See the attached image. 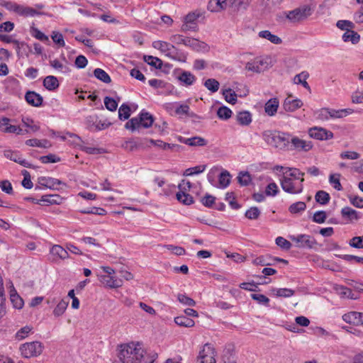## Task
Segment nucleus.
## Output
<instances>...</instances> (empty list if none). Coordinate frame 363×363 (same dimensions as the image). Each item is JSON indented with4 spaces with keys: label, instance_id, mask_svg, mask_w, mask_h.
I'll return each instance as SVG.
<instances>
[{
    "label": "nucleus",
    "instance_id": "nucleus-50",
    "mask_svg": "<svg viewBox=\"0 0 363 363\" xmlns=\"http://www.w3.org/2000/svg\"><path fill=\"white\" fill-rule=\"evenodd\" d=\"M106 108L110 111H115L118 107V102L113 98L106 96L104 99Z\"/></svg>",
    "mask_w": 363,
    "mask_h": 363
},
{
    "label": "nucleus",
    "instance_id": "nucleus-38",
    "mask_svg": "<svg viewBox=\"0 0 363 363\" xmlns=\"http://www.w3.org/2000/svg\"><path fill=\"white\" fill-rule=\"evenodd\" d=\"M220 188H226L230 182V174L227 170H223L218 177Z\"/></svg>",
    "mask_w": 363,
    "mask_h": 363
},
{
    "label": "nucleus",
    "instance_id": "nucleus-60",
    "mask_svg": "<svg viewBox=\"0 0 363 363\" xmlns=\"http://www.w3.org/2000/svg\"><path fill=\"white\" fill-rule=\"evenodd\" d=\"M40 160L44 164L55 163V162H60V158L58 157L57 156H56L55 155L49 154L45 156H41L40 157Z\"/></svg>",
    "mask_w": 363,
    "mask_h": 363
},
{
    "label": "nucleus",
    "instance_id": "nucleus-13",
    "mask_svg": "<svg viewBox=\"0 0 363 363\" xmlns=\"http://www.w3.org/2000/svg\"><path fill=\"white\" fill-rule=\"evenodd\" d=\"M291 143L294 150L298 152H308L313 147L311 141H307L298 137H293L291 140Z\"/></svg>",
    "mask_w": 363,
    "mask_h": 363
},
{
    "label": "nucleus",
    "instance_id": "nucleus-62",
    "mask_svg": "<svg viewBox=\"0 0 363 363\" xmlns=\"http://www.w3.org/2000/svg\"><path fill=\"white\" fill-rule=\"evenodd\" d=\"M316 115H317V116H316L317 119L322 121H328L329 119H330V111H329V108H321L316 113Z\"/></svg>",
    "mask_w": 363,
    "mask_h": 363
},
{
    "label": "nucleus",
    "instance_id": "nucleus-30",
    "mask_svg": "<svg viewBox=\"0 0 363 363\" xmlns=\"http://www.w3.org/2000/svg\"><path fill=\"white\" fill-rule=\"evenodd\" d=\"M174 322L177 325L179 326L191 328L193 327L195 324L194 321L188 318L186 315H180L177 316L174 318Z\"/></svg>",
    "mask_w": 363,
    "mask_h": 363
},
{
    "label": "nucleus",
    "instance_id": "nucleus-7",
    "mask_svg": "<svg viewBox=\"0 0 363 363\" xmlns=\"http://www.w3.org/2000/svg\"><path fill=\"white\" fill-rule=\"evenodd\" d=\"M290 239L296 243V247L302 248H312L316 244L315 239L306 234H301L298 235H291Z\"/></svg>",
    "mask_w": 363,
    "mask_h": 363
},
{
    "label": "nucleus",
    "instance_id": "nucleus-21",
    "mask_svg": "<svg viewBox=\"0 0 363 363\" xmlns=\"http://www.w3.org/2000/svg\"><path fill=\"white\" fill-rule=\"evenodd\" d=\"M341 215L343 218H347L350 221L357 220L360 218V213L354 209L345 206L341 210Z\"/></svg>",
    "mask_w": 363,
    "mask_h": 363
},
{
    "label": "nucleus",
    "instance_id": "nucleus-48",
    "mask_svg": "<svg viewBox=\"0 0 363 363\" xmlns=\"http://www.w3.org/2000/svg\"><path fill=\"white\" fill-rule=\"evenodd\" d=\"M306 208V205L303 201H298L292 203L289 208V211L291 213H298L301 211H305Z\"/></svg>",
    "mask_w": 363,
    "mask_h": 363
},
{
    "label": "nucleus",
    "instance_id": "nucleus-55",
    "mask_svg": "<svg viewBox=\"0 0 363 363\" xmlns=\"http://www.w3.org/2000/svg\"><path fill=\"white\" fill-rule=\"evenodd\" d=\"M177 299L180 303L186 306H194L196 305V301L185 294H178Z\"/></svg>",
    "mask_w": 363,
    "mask_h": 363
},
{
    "label": "nucleus",
    "instance_id": "nucleus-58",
    "mask_svg": "<svg viewBox=\"0 0 363 363\" xmlns=\"http://www.w3.org/2000/svg\"><path fill=\"white\" fill-rule=\"evenodd\" d=\"M337 27L341 30L349 31L354 28V23L350 21L340 20L337 22Z\"/></svg>",
    "mask_w": 363,
    "mask_h": 363
},
{
    "label": "nucleus",
    "instance_id": "nucleus-47",
    "mask_svg": "<svg viewBox=\"0 0 363 363\" xmlns=\"http://www.w3.org/2000/svg\"><path fill=\"white\" fill-rule=\"evenodd\" d=\"M217 115L220 119L228 120L231 117L232 111L227 106H223L218 109Z\"/></svg>",
    "mask_w": 363,
    "mask_h": 363
},
{
    "label": "nucleus",
    "instance_id": "nucleus-52",
    "mask_svg": "<svg viewBox=\"0 0 363 363\" xmlns=\"http://www.w3.org/2000/svg\"><path fill=\"white\" fill-rule=\"evenodd\" d=\"M219 82L215 79H208L204 82V86L211 91L216 92L219 89Z\"/></svg>",
    "mask_w": 363,
    "mask_h": 363
},
{
    "label": "nucleus",
    "instance_id": "nucleus-4",
    "mask_svg": "<svg viewBox=\"0 0 363 363\" xmlns=\"http://www.w3.org/2000/svg\"><path fill=\"white\" fill-rule=\"evenodd\" d=\"M284 133L265 130L262 133L264 140L269 145L280 149L285 148L289 143V138Z\"/></svg>",
    "mask_w": 363,
    "mask_h": 363
},
{
    "label": "nucleus",
    "instance_id": "nucleus-32",
    "mask_svg": "<svg viewBox=\"0 0 363 363\" xmlns=\"http://www.w3.org/2000/svg\"><path fill=\"white\" fill-rule=\"evenodd\" d=\"M222 94L224 96L225 100L231 104H235L237 102L238 96L236 93L231 89H223Z\"/></svg>",
    "mask_w": 363,
    "mask_h": 363
},
{
    "label": "nucleus",
    "instance_id": "nucleus-45",
    "mask_svg": "<svg viewBox=\"0 0 363 363\" xmlns=\"http://www.w3.org/2000/svg\"><path fill=\"white\" fill-rule=\"evenodd\" d=\"M206 168V165H199L194 167L188 168L185 170L184 176H192L194 174H198L204 172Z\"/></svg>",
    "mask_w": 363,
    "mask_h": 363
},
{
    "label": "nucleus",
    "instance_id": "nucleus-51",
    "mask_svg": "<svg viewBox=\"0 0 363 363\" xmlns=\"http://www.w3.org/2000/svg\"><path fill=\"white\" fill-rule=\"evenodd\" d=\"M308 74L305 72H301L298 74H296L294 77V81L296 84H301L306 89H310V86L306 82V79L308 78Z\"/></svg>",
    "mask_w": 363,
    "mask_h": 363
},
{
    "label": "nucleus",
    "instance_id": "nucleus-26",
    "mask_svg": "<svg viewBox=\"0 0 363 363\" xmlns=\"http://www.w3.org/2000/svg\"><path fill=\"white\" fill-rule=\"evenodd\" d=\"M237 121L242 125H248L252 122V115L247 111H240L236 116Z\"/></svg>",
    "mask_w": 363,
    "mask_h": 363
},
{
    "label": "nucleus",
    "instance_id": "nucleus-15",
    "mask_svg": "<svg viewBox=\"0 0 363 363\" xmlns=\"http://www.w3.org/2000/svg\"><path fill=\"white\" fill-rule=\"evenodd\" d=\"M303 102L301 99H292L291 96H288L284 101L282 108L286 112H294L303 106Z\"/></svg>",
    "mask_w": 363,
    "mask_h": 363
},
{
    "label": "nucleus",
    "instance_id": "nucleus-31",
    "mask_svg": "<svg viewBox=\"0 0 363 363\" xmlns=\"http://www.w3.org/2000/svg\"><path fill=\"white\" fill-rule=\"evenodd\" d=\"M342 40L345 42L351 41L352 44H357L360 40V36L357 32L350 30L342 35Z\"/></svg>",
    "mask_w": 363,
    "mask_h": 363
},
{
    "label": "nucleus",
    "instance_id": "nucleus-36",
    "mask_svg": "<svg viewBox=\"0 0 363 363\" xmlns=\"http://www.w3.org/2000/svg\"><path fill=\"white\" fill-rule=\"evenodd\" d=\"M87 122L89 123V128L94 130H104L111 125V123L102 122L101 121L95 125L91 116L87 118Z\"/></svg>",
    "mask_w": 363,
    "mask_h": 363
},
{
    "label": "nucleus",
    "instance_id": "nucleus-49",
    "mask_svg": "<svg viewBox=\"0 0 363 363\" xmlns=\"http://www.w3.org/2000/svg\"><path fill=\"white\" fill-rule=\"evenodd\" d=\"M149 142L154 145L155 146H157L161 149L167 150V149H172L173 147H178V145H174V144H169L167 143H164L162 140H155L153 139H150Z\"/></svg>",
    "mask_w": 363,
    "mask_h": 363
},
{
    "label": "nucleus",
    "instance_id": "nucleus-27",
    "mask_svg": "<svg viewBox=\"0 0 363 363\" xmlns=\"http://www.w3.org/2000/svg\"><path fill=\"white\" fill-rule=\"evenodd\" d=\"M63 199L58 194H47L43 195L40 201L47 203L48 204H60Z\"/></svg>",
    "mask_w": 363,
    "mask_h": 363
},
{
    "label": "nucleus",
    "instance_id": "nucleus-56",
    "mask_svg": "<svg viewBox=\"0 0 363 363\" xmlns=\"http://www.w3.org/2000/svg\"><path fill=\"white\" fill-rule=\"evenodd\" d=\"M260 215V211L257 207H251L245 212V216L250 220H256Z\"/></svg>",
    "mask_w": 363,
    "mask_h": 363
},
{
    "label": "nucleus",
    "instance_id": "nucleus-39",
    "mask_svg": "<svg viewBox=\"0 0 363 363\" xmlns=\"http://www.w3.org/2000/svg\"><path fill=\"white\" fill-rule=\"evenodd\" d=\"M1 127L4 132L13 133L18 129L16 125L9 124V119L7 118H4L0 121Z\"/></svg>",
    "mask_w": 363,
    "mask_h": 363
},
{
    "label": "nucleus",
    "instance_id": "nucleus-8",
    "mask_svg": "<svg viewBox=\"0 0 363 363\" xmlns=\"http://www.w3.org/2000/svg\"><path fill=\"white\" fill-rule=\"evenodd\" d=\"M269 67V62L267 58L257 57L245 65V69L256 73L264 72Z\"/></svg>",
    "mask_w": 363,
    "mask_h": 363
},
{
    "label": "nucleus",
    "instance_id": "nucleus-16",
    "mask_svg": "<svg viewBox=\"0 0 363 363\" xmlns=\"http://www.w3.org/2000/svg\"><path fill=\"white\" fill-rule=\"evenodd\" d=\"M25 99L28 104L35 107L40 106L43 101V97L33 91H27L25 95Z\"/></svg>",
    "mask_w": 363,
    "mask_h": 363
},
{
    "label": "nucleus",
    "instance_id": "nucleus-46",
    "mask_svg": "<svg viewBox=\"0 0 363 363\" xmlns=\"http://www.w3.org/2000/svg\"><path fill=\"white\" fill-rule=\"evenodd\" d=\"M274 294L279 297L288 298L292 296L295 291L291 289H273Z\"/></svg>",
    "mask_w": 363,
    "mask_h": 363
},
{
    "label": "nucleus",
    "instance_id": "nucleus-6",
    "mask_svg": "<svg viewBox=\"0 0 363 363\" xmlns=\"http://www.w3.org/2000/svg\"><path fill=\"white\" fill-rule=\"evenodd\" d=\"M43 345L40 342L34 341L23 344L20 347L21 355L24 358L38 357L43 352Z\"/></svg>",
    "mask_w": 363,
    "mask_h": 363
},
{
    "label": "nucleus",
    "instance_id": "nucleus-54",
    "mask_svg": "<svg viewBox=\"0 0 363 363\" xmlns=\"http://www.w3.org/2000/svg\"><path fill=\"white\" fill-rule=\"evenodd\" d=\"M349 245L350 247L357 249L363 248V235L362 236H357L352 238L349 241Z\"/></svg>",
    "mask_w": 363,
    "mask_h": 363
},
{
    "label": "nucleus",
    "instance_id": "nucleus-11",
    "mask_svg": "<svg viewBox=\"0 0 363 363\" xmlns=\"http://www.w3.org/2000/svg\"><path fill=\"white\" fill-rule=\"evenodd\" d=\"M281 186L284 191L292 194H300L303 189L302 184L296 185L291 178L287 177H284L281 179Z\"/></svg>",
    "mask_w": 363,
    "mask_h": 363
},
{
    "label": "nucleus",
    "instance_id": "nucleus-44",
    "mask_svg": "<svg viewBox=\"0 0 363 363\" xmlns=\"http://www.w3.org/2000/svg\"><path fill=\"white\" fill-rule=\"evenodd\" d=\"M177 200L185 205H190L194 203V198L188 193H177Z\"/></svg>",
    "mask_w": 363,
    "mask_h": 363
},
{
    "label": "nucleus",
    "instance_id": "nucleus-25",
    "mask_svg": "<svg viewBox=\"0 0 363 363\" xmlns=\"http://www.w3.org/2000/svg\"><path fill=\"white\" fill-rule=\"evenodd\" d=\"M59 82L57 77L50 75L43 80V86L49 91H54L59 87Z\"/></svg>",
    "mask_w": 363,
    "mask_h": 363
},
{
    "label": "nucleus",
    "instance_id": "nucleus-5",
    "mask_svg": "<svg viewBox=\"0 0 363 363\" xmlns=\"http://www.w3.org/2000/svg\"><path fill=\"white\" fill-rule=\"evenodd\" d=\"M312 14V9L308 5L296 8L286 13V18L291 23H298L306 20Z\"/></svg>",
    "mask_w": 363,
    "mask_h": 363
},
{
    "label": "nucleus",
    "instance_id": "nucleus-29",
    "mask_svg": "<svg viewBox=\"0 0 363 363\" xmlns=\"http://www.w3.org/2000/svg\"><path fill=\"white\" fill-rule=\"evenodd\" d=\"M178 79L186 86H191L196 81V77L190 72L184 71L178 77Z\"/></svg>",
    "mask_w": 363,
    "mask_h": 363
},
{
    "label": "nucleus",
    "instance_id": "nucleus-43",
    "mask_svg": "<svg viewBox=\"0 0 363 363\" xmlns=\"http://www.w3.org/2000/svg\"><path fill=\"white\" fill-rule=\"evenodd\" d=\"M340 174H333L329 177V182L333 185V188L337 191H342V186L340 181Z\"/></svg>",
    "mask_w": 363,
    "mask_h": 363
},
{
    "label": "nucleus",
    "instance_id": "nucleus-12",
    "mask_svg": "<svg viewBox=\"0 0 363 363\" xmlns=\"http://www.w3.org/2000/svg\"><path fill=\"white\" fill-rule=\"evenodd\" d=\"M4 155L9 160L18 163L21 166L28 168H35V167L30 163L28 162L25 159L21 157L19 152L12 151L11 150H5Z\"/></svg>",
    "mask_w": 363,
    "mask_h": 363
},
{
    "label": "nucleus",
    "instance_id": "nucleus-14",
    "mask_svg": "<svg viewBox=\"0 0 363 363\" xmlns=\"http://www.w3.org/2000/svg\"><path fill=\"white\" fill-rule=\"evenodd\" d=\"M342 320L347 323L354 325H363V313L350 311L342 315Z\"/></svg>",
    "mask_w": 363,
    "mask_h": 363
},
{
    "label": "nucleus",
    "instance_id": "nucleus-41",
    "mask_svg": "<svg viewBox=\"0 0 363 363\" xmlns=\"http://www.w3.org/2000/svg\"><path fill=\"white\" fill-rule=\"evenodd\" d=\"M68 306V301L61 300L53 310V314L56 317L62 315L66 311Z\"/></svg>",
    "mask_w": 363,
    "mask_h": 363
},
{
    "label": "nucleus",
    "instance_id": "nucleus-18",
    "mask_svg": "<svg viewBox=\"0 0 363 363\" xmlns=\"http://www.w3.org/2000/svg\"><path fill=\"white\" fill-rule=\"evenodd\" d=\"M100 281L111 289L119 288L123 284L121 279H117L114 277L109 275H101L100 277Z\"/></svg>",
    "mask_w": 363,
    "mask_h": 363
},
{
    "label": "nucleus",
    "instance_id": "nucleus-24",
    "mask_svg": "<svg viewBox=\"0 0 363 363\" xmlns=\"http://www.w3.org/2000/svg\"><path fill=\"white\" fill-rule=\"evenodd\" d=\"M258 36L259 38L267 39L275 45H279L282 43V40L279 36L272 34L267 30L259 31Z\"/></svg>",
    "mask_w": 363,
    "mask_h": 363
},
{
    "label": "nucleus",
    "instance_id": "nucleus-1",
    "mask_svg": "<svg viewBox=\"0 0 363 363\" xmlns=\"http://www.w3.org/2000/svg\"><path fill=\"white\" fill-rule=\"evenodd\" d=\"M150 352L143 349L139 344L130 343L121 346L118 357L122 363H139Z\"/></svg>",
    "mask_w": 363,
    "mask_h": 363
},
{
    "label": "nucleus",
    "instance_id": "nucleus-33",
    "mask_svg": "<svg viewBox=\"0 0 363 363\" xmlns=\"http://www.w3.org/2000/svg\"><path fill=\"white\" fill-rule=\"evenodd\" d=\"M94 75L96 79L106 84H109L111 82L110 76L101 68L95 69L94 71Z\"/></svg>",
    "mask_w": 363,
    "mask_h": 363
},
{
    "label": "nucleus",
    "instance_id": "nucleus-53",
    "mask_svg": "<svg viewBox=\"0 0 363 363\" xmlns=\"http://www.w3.org/2000/svg\"><path fill=\"white\" fill-rule=\"evenodd\" d=\"M50 66L55 69L60 70L63 73L68 72L69 71V67L67 65H63L58 60H53L50 61Z\"/></svg>",
    "mask_w": 363,
    "mask_h": 363
},
{
    "label": "nucleus",
    "instance_id": "nucleus-35",
    "mask_svg": "<svg viewBox=\"0 0 363 363\" xmlns=\"http://www.w3.org/2000/svg\"><path fill=\"white\" fill-rule=\"evenodd\" d=\"M143 60L145 62L156 69H161L162 66V61L157 57L151 55H144Z\"/></svg>",
    "mask_w": 363,
    "mask_h": 363
},
{
    "label": "nucleus",
    "instance_id": "nucleus-64",
    "mask_svg": "<svg viewBox=\"0 0 363 363\" xmlns=\"http://www.w3.org/2000/svg\"><path fill=\"white\" fill-rule=\"evenodd\" d=\"M276 244L284 250H289L291 247V242L283 237H277L276 238Z\"/></svg>",
    "mask_w": 363,
    "mask_h": 363
},
{
    "label": "nucleus",
    "instance_id": "nucleus-9",
    "mask_svg": "<svg viewBox=\"0 0 363 363\" xmlns=\"http://www.w3.org/2000/svg\"><path fill=\"white\" fill-rule=\"evenodd\" d=\"M216 351L212 345L206 343L199 352L200 363H216Z\"/></svg>",
    "mask_w": 363,
    "mask_h": 363
},
{
    "label": "nucleus",
    "instance_id": "nucleus-20",
    "mask_svg": "<svg viewBox=\"0 0 363 363\" xmlns=\"http://www.w3.org/2000/svg\"><path fill=\"white\" fill-rule=\"evenodd\" d=\"M38 184L44 187L54 189L56 185L62 184V182L57 179L49 177H40L38 179Z\"/></svg>",
    "mask_w": 363,
    "mask_h": 363
},
{
    "label": "nucleus",
    "instance_id": "nucleus-57",
    "mask_svg": "<svg viewBox=\"0 0 363 363\" xmlns=\"http://www.w3.org/2000/svg\"><path fill=\"white\" fill-rule=\"evenodd\" d=\"M326 218V212L324 211H318L313 214V221L317 223H323Z\"/></svg>",
    "mask_w": 363,
    "mask_h": 363
},
{
    "label": "nucleus",
    "instance_id": "nucleus-19",
    "mask_svg": "<svg viewBox=\"0 0 363 363\" xmlns=\"http://www.w3.org/2000/svg\"><path fill=\"white\" fill-rule=\"evenodd\" d=\"M279 102L277 98H272L264 105V111L269 116H274L279 108Z\"/></svg>",
    "mask_w": 363,
    "mask_h": 363
},
{
    "label": "nucleus",
    "instance_id": "nucleus-37",
    "mask_svg": "<svg viewBox=\"0 0 363 363\" xmlns=\"http://www.w3.org/2000/svg\"><path fill=\"white\" fill-rule=\"evenodd\" d=\"M315 199L317 203L325 205L330 201V196L326 191L320 190L315 194Z\"/></svg>",
    "mask_w": 363,
    "mask_h": 363
},
{
    "label": "nucleus",
    "instance_id": "nucleus-61",
    "mask_svg": "<svg viewBox=\"0 0 363 363\" xmlns=\"http://www.w3.org/2000/svg\"><path fill=\"white\" fill-rule=\"evenodd\" d=\"M51 38L55 43L57 44L60 47H65V43L63 35L61 33L57 31H53L51 35Z\"/></svg>",
    "mask_w": 363,
    "mask_h": 363
},
{
    "label": "nucleus",
    "instance_id": "nucleus-59",
    "mask_svg": "<svg viewBox=\"0 0 363 363\" xmlns=\"http://www.w3.org/2000/svg\"><path fill=\"white\" fill-rule=\"evenodd\" d=\"M84 214L105 215L106 211L102 208L92 207L81 211Z\"/></svg>",
    "mask_w": 363,
    "mask_h": 363
},
{
    "label": "nucleus",
    "instance_id": "nucleus-22",
    "mask_svg": "<svg viewBox=\"0 0 363 363\" xmlns=\"http://www.w3.org/2000/svg\"><path fill=\"white\" fill-rule=\"evenodd\" d=\"M50 253L52 256L57 257L60 259H65L69 257L67 249L59 245H54L50 249Z\"/></svg>",
    "mask_w": 363,
    "mask_h": 363
},
{
    "label": "nucleus",
    "instance_id": "nucleus-40",
    "mask_svg": "<svg viewBox=\"0 0 363 363\" xmlns=\"http://www.w3.org/2000/svg\"><path fill=\"white\" fill-rule=\"evenodd\" d=\"M130 108L126 104H123L118 109V118L121 121L127 120L130 116Z\"/></svg>",
    "mask_w": 363,
    "mask_h": 363
},
{
    "label": "nucleus",
    "instance_id": "nucleus-10",
    "mask_svg": "<svg viewBox=\"0 0 363 363\" xmlns=\"http://www.w3.org/2000/svg\"><path fill=\"white\" fill-rule=\"evenodd\" d=\"M308 135L311 138L319 140H327L333 138V133L330 130L317 126L309 128Z\"/></svg>",
    "mask_w": 363,
    "mask_h": 363
},
{
    "label": "nucleus",
    "instance_id": "nucleus-3",
    "mask_svg": "<svg viewBox=\"0 0 363 363\" xmlns=\"http://www.w3.org/2000/svg\"><path fill=\"white\" fill-rule=\"evenodd\" d=\"M152 46L157 50H160L162 53H164L167 57L181 61L185 62L186 59V55L179 51L174 45L170 44L169 43L157 40L155 41L152 43Z\"/></svg>",
    "mask_w": 363,
    "mask_h": 363
},
{
    "label": "nucleus",
    "instance_id": "nucleus-17",
    "mask_svg": "<svg viewBox=\"0 0 363 363\" xmlns=\"http://www.w3.org/2000/svg\"><path fill=\"white\" fill-rule=\"evenodd\" d=\"M334 289L341 298H348L354 300L359 298V296L357 294L352 293V290L346 286L335 285Z\"/></svg>",
    "mask_w": 363,
    "mask_h": 363
},
{
    "label": "nucleus",
    "instance_id": "nucleus-63",
    "mask_svg": "<svg viewBox=\"0 0 363 363\" xmlns=\"http://www.w3.org/2000/svg\"><path fill=\"white\" fill-rule=\"evenodd\" d=\"M11 301L16 308L20 309L23 306V299L16 294H11Z\"/></svg>",
    "mask_w": 363,
    "mask_h": 363
},
{
    "label": "nucleus",
    "instance_id": "nucleus-23",
    "mask_svg": "<svg viewBox=\"0 0 363 363\" xmlns=\"http://www.w3.org/2000/svg\"><path fill=\"white\" fill-rule=\"evenodd\" d=\"M252 0H229L230 6L234 11H244L250 6Z\"/></svg>",
    "mask_w": 363,
    "mask_h": 363
},
{
    "label": "nucleus",
    "instance_id": "nucleus-42",
    "mask_svg": "<svg viewBox=\"0 0 363 363\" xmlns=\"http://www.w3.org/2000/svg\"><path fill=\"white\" fill-rule=\"evenodd\" d=\"M238 183L241 186H247L252 181L251 175L248 172H241L238 176Z\"/></svg>",
    "mask_w": 363,
    "mask_h": 363
},
{
    "label": "nucleus",
    "instance_id": "nucleus-34",
    "mask_svg": "<svg viewBox=\"0 0 363 363\" xmlns=\"http://www.w3.org/2000/svg\"><path fill=\"white\" fill-rule=\"evenodd\" d=\"M183 143L190 146H204L206 145V140L199 136L186 138L184 140Z\"/></svg>",
    "mask_w": 363,
    "mask_h": 363
},
{
    "label": "nucleus",
    "instance_id": "nucleus-28",
    "mask_svg": "<svg viewBox=\"0 0 363 363\" xmlns=\"http://www.w3.org/2000/svg\"><path fill=\"white\" fill-rule=\"evenodd\" d=\"M329 111L330 118H341L354 113V110L352 108H344L340 110L329 108Z\"/></svg>",
    "mask_w": 363,
    "mask_h": 363
},
{
    "label": "nucleus",
    "instance_id": "nucleus-2",
    "mask_svg": "<svg viewBox=\"0 0 363 363\" xmlns=\"http://www.w3.org/2000/svg\"><path fill=\"white\" fill-rule=\"evenodd\" d=\"M154 122L152 115L148 112L141 111L137 117L132 118L125 125V128L134 132L140 128H147L152 126Z\"/></svg>",
    "mask_w": 363,
    "mask_h": 363
}]
</instances>
